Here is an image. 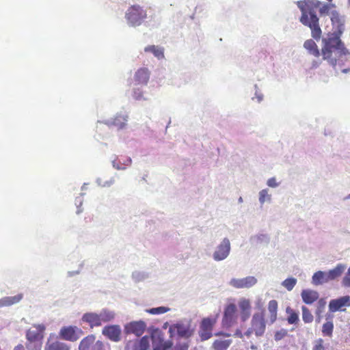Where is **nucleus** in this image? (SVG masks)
Listing matches in <instances>:
<instances>
[{
  "instance_id": "obj_1",
  "label": "nucleus",
  "mask_w": 350,
  "mask_h": 350,
  "mask_svg": "<svg viewBox=\"0 0 350 350\" xmlns=\"http://www.w3.org/2000/svg\"><path fill=\"white\" fill-rule=\"evenodd\" d=\"M319 0H304L297 2V6L301 12L300 22L311 30L312 37L319 40L322 36V31L319 25V18L317 15V10L319 8L321 15L330 14L332 10L336 8L334 3H325L321 6Z\"/></svg>"
},
{
  "instance_id": "obj_2",
  "label": "nucleus",
  "mask_w": 350,
  "mask_h": 350,
  "mask_svg": "<svg viewBox=\"0 0 350 350\" xmlns=\"http://www.w3.org/2000/svg\"><path fill=\"white\" fill-rule=\"evenodd\" d=\"M324 45L322 48L323 58L330 65L336 66L337 60L342 55L348 53L340 39L335 36L323 39Z\"/></svg>"
},
{
  "instance_id": "obj_3",
  "label": "nucleus",
  "mask_w": 350,
  "mask_h": 350,
  "mask_svg": "<svg viewBox=\"0 0 350 350\" xmlns=\"http://www.w3.org/2000/svg\"><path fill=\"white\" fill-rule=\"evenodd\" d=\"M115 317L113 312L103 309L99 314L96 312H86L82 317V321L87 323L91 328L99 327L103 323H107Z\"/></svg>"
},
{
  "instance_id": "obj_4",
  "label": "nucleus",
  "mask_w": 350,
  "mask_h": 350,
  "mask_svg": "<svg viewBox=\"0 0 350 350\" xmlns=\"http://www.w3.org/2000/svg\"><path fill=\"white\" fill-rule=\"evenodd\" d=\"M195 328L190 321H180L170 326L169 333L171 338L178 336L189 338L194 334Z\"/></svg>"
},
{
  "instance_id": "obj_5",
  "label": "nucleus",
  "mask_w": 350,
  "mask_h": 350,
  "mask_svg": "<svg viewBox=\"0 0 350 350\" xmlns=\"http://www.w3.org/2000/svg\"><path fill=\"white\" fill-rule=\"evenodd\" d=\"M146 17V11L138 5L131 6L125 14L128 23L133 27L140 25Z\"/></svg>"
},
{
  "instance_id": "obj_6",
  "label": "nucleus",
  "mask_w": 350,
  "mask_h": 350,
  "mask_svg": "<svg viewBox=\"0 0 350 350\" xmlns=\"http://www.w3.org/2000/svg\"><path fill=\"white\" fill-rule=\"evenodd\" d=\"M266 327V321L265 319V314L263 311L255 312L251 321V327L245 334L250 336L252 332L258 336H262Z\"/></svg>"
},
{
  "instance_id": "obj_7",
  "label": "nucleus",
  "mask_w": 350,
  "mask_h": 350,
  "mask_svg": "<svg viewBox=\"0 0 350 350\" xmlns=\"http://www.w3.org/2000/svg\"><path fill=\"white\" fill-rule=\"evenodd\" d=\"M151 339L153 350H167L172 346L171 341L165 340L163 332L158 328L152 332Z\"/></svg>"
},
{
  "instance_id": "obj_8",
  "label": "nucleus",
  "mask_w": 350,
  "mask_h": 350,
  "mask_svg": "<svg viewBox=\"0 0 350 350\" xmlns=\"http://www.w3.org/2000/svg\"><path fill=\"white\" fill-rule=\"evenodd\" d=\"M216 318L207 317L204 318L200 325L199 336L201 340H206L213 336L212 331L214 325L216 323Z\"/></svg>"
},
{
  "instance_id": "obj_9",
  "label": "nucleus",
  "mask_w": 350,
  "mask_h": 350,
  "mask_svg": "<svg viewBox=\"0 0 350 350\" xmlns=\"http://www.w3.org/2000/svg\"><path fill=\"white\" fill-rule=\"evenodd\" d=\"M45 329L43 324L33 325L32 327L26 332L25 336L27 342H42Z\"/></svg>"
},
{
  "instance_id": "obj_10",
  "label": "nucleus",
  "mask_w": 350,
  "mask_h": 350,
  "mask_svg": "<svg viewBox=\"0 0 350 350\" xmlns=\"http://www.w3.org/2000/svg\"><path fill=\"white\" fill-rule=\"evenodd\" d=\"M83 334L82 329L77 326H65L59 331L62 339L72 342L77 340Z\"/></svg>"
},
{
  "instance_id": "obj_11",
  "label": "nucleus",
  "mask_w": 350,
  "mask_h": 350,
  "mask_svg": "<svg viewBox=\"0 0 350 350\" xmlns=\"http://www.w3.org/2000/svg\"><path fill=\"white\" fill-rule=\"evenodd\" d=\"M237 317L236 305L234 304H228L224 309L223 324L225 326L230 327L236 323Z\"/></svg>"
},
{
  "instance_id": "obj_12",
  "label": "nucleus",
  "mask_w": 350,
  "mask_h": 350,
  "mask_svg": "<svg viewBox=\"0 0 350 350\" xmlns=\"http://www.w3.org/2000/svg\"><path fill=\"white\" fill-rule=\"evenodd\" d=\"M146 328V324L143 321H131L124 326L126 334H133L137 336H142Z\"/></svg>"
},
{
  "instance_id": "obj_13",
  "label": "nucleus",
  "mask_w": 350,
  "mask_h": 350,
  "mask_svg": "<svg viewBox=\"0 0 350 350\" xmlns=\"http://www.w3.org/2000/svg\"><path fill=\"white\" fill-rule=\"evenodd\" d=\"M257 283L254 276H247L243 278H232L229 284L235 288H249Z\"/></svg>"
},
{
  "instance_id": "obj_14",
  "label": "nucleus",
  "mask_w": 350,
  "mask_h": 350,
  "mask_svg": "<svg viewBox=\"0 0 350 350\" xmlns=\"http://www.w3.org/2000/svg\"><path fill=\"white\" fill-rule=\"evenodd\" d=\"M230 250V243L227 238L223 239L221 244L217 247L213 254V258L215 260L219 261L225 259L229 254Z\"/></svg>"
},
{
  "instance_id": "obj_15",
  "label": "nucleus",
  "mask_w": 350,
  "mask_h": 350,
  "mask_svg": "<svg viewBox=\"0 0 350 350\" xmlns=\"http://www.w3.org/2000/svg\"><path fill=\"white\" fill-rule=\"evenodd\" d=\"M239 315L243 322L246 321L251 316L252 305L250 299L241 298L238 302Z\"/></svg>"
},
{
  "instance_id": "obj_16",
  "label": "nucleus",
  "mask_w": 350,
  "mask_h": 350,
  "mask_svg": "<svg viewBox=\"0 0 350 350\" xmlns=\"http://www.w3.org/2000/svg\"><path fill=\"white\" fill-rule=\"evenodd\" d=\"M102 333L111 340L117 342L120 339L121 329L119 325H113L105 326L103 329Z\"/></svg>"
},
{
  "instance_id": "obj_17",
  "label": "nucleus",
  "mask_w": 350,
  "mask_h": 350,
  "mask_svg": "<svg viewBox=\"0 0 350 350\" xmlns=\"http://www.w3.org/2000/svg\"><path fill=\"white\" fill-rule=\"evenodd\" d=\"M350 306V296L346 295L329 301V309L331 312L342 310V307Z\"/></svg>"
},
{
  "instance_id": "obj_18",
  "label": "nucleus",
  "mask_w": 350,
  "mask_h": 350,
  "mask_svg": "<svg viewBox=\"0 0 350 350\" xmlns=\"http://www.w3.org/2000/svg\"><path fill=\"white\" fill-rule=\"evenodd\" d=\"M128 348L132 350H148L150 347V340L147 336H143L139 340H135L134 342H129L127 345Z\"/></svg>"
},
{
  "instance_id": "obj_19",
  "label": "nucleus",
  "mask_w": 350,
  "mask_h": 350,
  "mask_svg": "<svg viewBox=\"0 0 350 350\" xmlns=\"http://www.w3.org/2000/svg\"><path fill=\"white\" fill-rule=\"evenodd\" d=\"M150 72L147 68L138 69L134 76L135 80L139 84L146 85L150 79Z\"/></svg>"
},
{
  "instance_id": "obj_20",
  "label": "nucleus",
  "mask_w": 350,
  "mask_h": 350,
  "mask_svg": "<svg viewBox=\"0 0 350 350\" xmlns=\"http://www.w3.org/2000/svg\"><path fill=\"white\" fill-rule=\"evenodd\" d=\"M303 301L306 304H312L319 299V293L313 290H303L301 293Z\"/></svg>"
},
{
  "instance_id": "obj_21",
  "label": "nucleus",
  "mask_w": 350,
  "mask_h": 350,
  "mask_svg": "<svg viewBox=\"0 0 350 350\" xmlns=\"http://www.w3.org/2000/svg\"><path fill=\"white\" fill-rule=\"evenodd\" d=\"M96 337L93 334H90L81 340L79 345V350H90L93 349L96 344Z\"/></svg>"
},
{
  "instance_id": "obj_22",
  "label": "nucleus",
  "mask_w": 350,
  "mask_h": 350,
  "mask_svg": "<svg viewBox=\"0 0 350 350\" xmlns=\"http://www.w3.org/2000/svg\"><path fill=\"white\" fill-rule=\"evenodd\" d=\"M334 327L332 317L327 316L326 317V322H325L322 325L321 332L323 336L332 338L333 336Z\"/></svg>"
},
{
  "instance_id": "obj_23",
  "label": "nucleus",
  "mask_w": 350,
  "mask_h": 350,
  "mask_svg": "<svg viewBox=\"0 0 350 350\" xmlns=\"http://www.w3.org/2000/svg\"><path fill=\"white\" fill-rule=\"evenodd\" d=\"M44 350H70V348L64 342L48 339Z\"/></svg>"
},
{
  "instance_id": "obj_24",
  "label": "nucleus",
  "mask_w": 350,
  "mask_h": 350,
  "mask_svg": "<svg viewBox=\"0 0 350 350\" xmlns=\"http://www.w3.org/2000/svg\"><path fill=\"white\" fill-rule=\"evenodd\" d=\"M232 343L231 339L218 338L213 342L212 348L213 350H227Z\"/></svg>"
},
{
  "instance_id": "obj_25",
  "label": "nucleus",
  "mask_w": 350,
  "mask_h": 350,
  "mask_svg": "<svg viewBox=\"0 0 350 350\" xmlns=\"http://www.w3.org/2000/svg\"><path fill=\"white\" fill-rule=\"evenodd\" d=\"M23 297V294L20 293L14 296L3 297L0 299V308L15 304L19 302Z\"/></svg>"
},
{
  "instance_id": "obj_26",
  "label": "nucleus",
  "mask_w": 350,
  "mask_h": 350,
  "mask_svg": "<svg viewBox=\"0 0 350 350\" xmlns=\"http://www.w3.org/2000/svg\"><path fill=\"white\" fill-rule=\"evenodd\" d=\"M304 46L310 55L317 57H319L320 52L318 46L312 39L306 40L304 42Z\"/></svg>"
},
{
  "instance_id": "obj_27",
  "label": "nucleus",
  "mask_w": 350,
  "mask_h": 350,
  "mask_svg": "<svg viewBox=\"0 0 350 350\" xmlns=\"http://www.w3.org/2000/svg\"><path fill=\"white\" fill-rule=\"evenodd\" d=\"M268 310L269 312V316L268 318V321L270 323H273L277 319L278 314V302L276 300H271L268 304Z\"/></svg>"
},
{
  "instance_id": "obj_28",
  "label": "nucleus",
  "mask_w": 350,
  "mask_h": 350,
  "mask_svg": "<svg viewBox=\"0 0 350 350\" xmlns=\"http://www.w3.org/2000/svg\"><path fill=\"white\" fill-rule=\"evenodd\" d=\"M329 282L327 273L319 271L314 273L312 276V283L314 285H319Z\"/></svg>"
},
{
  "instance_id": "obj_29",
  "label": "nucleus",
  "mask_w": 350,
  "mask_h": 350,
  "mask_svg": "<svg viewBox=\"0 0 350 350\" xmlns=\"http://www.w3.org/2000/svg\"><path fill=\"white\" fill-rule=\"evenodd\" d=\"M345 267L341 264L338 265L334 269L327 271L329 281L334 280L340 277L345 271Z\"/></svg>"
},
{
  "instance_id": "obj_30",
  "label": "nucleus",
  "mask_w": 350,
  "mask_h": 350,
  "mask_svg": "<svg viewBox=\"0 0 350 350\" xmlns=\"http://www.w3.org/2000/svg\"><path fill=\"white\" fill-rule=\"evenodd\" d=\"M127 116L124 114H117L112 120L111 124L118 129H122L126 125Z\"/></svg>"
},
{
  "instance_id": "obj_31",
  "label": "nucleus",
  "mask_w": 350,
  "mask_h": 350,
  "mask_svg": "<svg viewBox=\"0 0 350 350\" xmlns=\"http://www.w3.org/2000/svg\"><path fill=\"white\" fill-rule=\"evenodd\" d=\"M144 51L153 53V55L158 59H162L164 57L163 49L155 45L147 46L145 47Z\"/></svg>"
},
{
  "instance_id": "obj_32",
  "label": "nucleus",
  "mask_w": 350,
  "mask_h": 350,
  "mask_svg": "<svg viewBox=\"0 0 350 350\" xmlns=\"http://www.w3.org/2000/svg\"><path fill=\"white\" fill-rule=\"evenodd\" d=\"M302 319L305 323H310L313 321L314 317L309 309L306 306L301 307Z\"/></svg>"
},
{
  "instance_id": "obj_33",
  "label": "nucleus",
  "mask_w": 350,
  "mask_h": 350,
  "mask_svg": "<svg viewBox=\"0 0 350 350\" xmlns=\"http://www.w3.org/2000/svg\"><path fill=\"white\" fill-rule=\"evenodd\" d=\"M170 310V309L167 307L160 306V307H157V308H152L150 309H147L146 310V312L150 314L154 315V314H160L165 313V312H168Z\"/></svg>"
},
{
  "instance_id": "obj_34",
  "label": "nucleus",
  "mask_w": 350,
  "mask_h": 350,
  "mask_svg": "<svg viewBox=\"0 0 350 350\" xmlns=\"http://www.w3.org/2000/svg\"><path fill=\"white\" fill-rule=\"evenodd\" d=\"M287 312L289 314L287 321L289 324H296L299 321L298 314L293 310L287 309Z\"/></svg>"
},
{
  "instance_id": "obj_35",
  "label": "nucleus",
  "mask_w": 350,
  "mask_h": 350,
  "mask_svg": "<svg viewBox=\"0 0 350 350\" xmlns=\"http://www.w3.org/2000/svg\"><path fill=\"white\" fill-rule=\"evenodd\" d=\"M297 283V280L294 278H289L286 279L282 282V286L288 291H291Z\"/></svg>"
},
{
  "instance_id": "obj_36",
  "label": "nucleus",
  "mask_w": 350,
  "mask_h": 350,
  "mask_svg": "<svg viewBox=\"0 0 350 350\" xmlns=\"http://www.w3.org/2000/svg\"><path fill=\"white\" fill-rule=\"evenodd\" d=\"M330 18L332 23V25H338L340 23V18L339 13L335 8L331 11L330 12Z\"/></svg>"
},
{
  "instance_id": "obj_37",
  "label": "nucleus",
  "mask_w": 350,
  "mask_h": 350,
  "mask_svg": "<svg viewBox=\"0 0 350 350\" xmlns=\"http://www.w3.org/2000/svg\"><path fill=\"white\" fill-rule=\"evenodd\" d=\"M42 342H27L26 348L27 350H42Z\"/></svg>"
},
{
  "instance_id": "obj_38",
  "label": "nucleus",
  "mask_w": 350,
  "mask_h": 350,
  "mask_svg": "<svg viewBox=\"0 0 350 350\" xmlns=\"http://www.w3.org/2000/svg\"><path fill=\"white\" fill-rule=\"evenodd\" d=\"M270 196L268 194L267 189H262L259 193V201L263 204L266 200H270Z\"/></svg>"
},
{
  "instance_id": "obj_39",
  "label": "nucleus",
  "mask_w": 350,
  "mask_h": 350,
  "mask_svg": "<svg viewBox=\"0 0 350 350\" xmlns=\"http://www.w3.org/2000/svg\"><path fill=\"white\" fill-rule=\"evenodd\" d=\"M324 341L322 338H319L315 341L312 350H325L323 345Z\"/></svg>"
},
{
  "instance_id": "obj_40",
  "label": "nucleus",
  "mask_w": 350,
  "mask_h": 350,
  "mask_svg": "<svg viewBox=\"0 0 350 350\" xmlns=\"http://www.w3.org/2000/svg\"><path fill=\"white\" fill-rule=\"evenodd\" d=\"M189 345L187 342L178 343L172 350H188Z\"/></svg>"
},
{
  "instance_id": "obj_41",
  "label": "nucleus",
  "mask_w": 350,
  "mask_h": 350,
  "mask_svg": "<svg viewBox=\"0 0 350 350\" xmlns=\"http://www.w3.org/2000/svg\"><path fill=\"white\" fill-rule=\"evenodd\" d=\"M342 284L346 287H350V274L347 273L342 280Z\"/></svg>"
},
{
  "instance_id": "obj_42",
  "label": "nucleus",
  "mask_w": 350,
  "mask_h": 350,
  "mask_svg": "<svg viewBox=\"0 0 350 350\" xmlns=\"http://www.w3.org/2000/svg\"><path fill=\"white\" fill-rule=\"evenodd\" d=\"M92 350H103V343L100 340H97Z\"/></svg>"
},
{
  "instance_id": "obj_43",
  "label": "nucleus",
  "mask_w": 350,
  "mask_h": 350,
  "mask_svg": "<svg viewBox=\"0 0 350 350\" xmlns=\"http://www.w3.org/2000/svg\"><path fill=\"white\" fill-rule=\"evenodd\" d=\"M267 185L271 187H275L278 186V183H276V180L275 178H271L267 180Z\"/></svg>"
},
{
  "instance_id": "obj_44",
  "label": "nucleus",
  "mask_w": 350,
  "mask_h": 350,
  "mask_svg": "<svg viewBox=\"0 0 350 350\" xmlns=\"http://www.w3.org/2000/svg\"><path fill=\"white\" fill-rule=\"evenodd\" d=\"M256 306L258 308V309L260 310V311H263L264 312V309H263V303L261 299H258L256 302Z\"/></svg>"
},
{
  "instance_id": "obj_45",
  "label": "nucleus",
  "mask_w": 350,
  "mask_h": 350,
  "mask_svg": "<svg viewBox=\"0 0 350 350\" xmlns=\"http://www.w3.org/2000/svg\"><path fill=\"white\" fill-rule=\"evenodd\" d=\"M13 350H25V348L23 345L18 344L14 347Z\"/></svg>"
},
{
  "instance_id": "obj_46",
  "label": "nucleus",
  "mask_w": 350,
  "mask_h": 350,
  "mask_svg": "<svg viewBox=\"0 0 350 350\" xmlns=\"http://www.w3.org/2000/svg\"><path fill=\"white\" fill-rule=\"evenodd\" d=\"M115 183V180L113 178H111L109 181L106 182V185L107 186H110Z\"/></svg>"
},
{
  "instance_id": "obj_47",
  "label": "nucleus",
  "mask_w": 350,
  "mask_h": 350,
  "mask_svg": "<svg viewBox=\"0 0 350 350\" xmlns=\"http://www.w3.org/2000/svg\"><path fill=\"white\" fill-rule=\"evenodd\" d=\"M319 64L317 63V62H313V64H312V67L313 68H317V66H319Z\"/></svg>"
},
{
  "instance_id": "obj_48",
  "label": "nucleus",
  "mask_w": 350,
  "mask_h": 350,
  "mask_svg": "<svg viewBox=\"0 0 350 350\" xmlns=\"http://www.w3.org/2000/svg\"><path fill=\"white\" fill-rule=\"evenodd\" d=\"M348 274H350V267L348 269V272H347Z\"/></svg>"
},
{
  "instance_id": "obj_49",
  "label": "nucleus",
  "mask_w": 350,
  "mask_h": 350,
  "mask_svg": "<svg viewBox=\"0 0 350 350\" xmlns=\"http://www.w3.org/2000/svg\"><path fill=\"white\" fill-rule=\"evenodd\" d=\"M347 198H350V194L347 197Z\"/></svg>"
},
{
  "instance_id": "obj_50",
  "label": "nucleus",
  "mask_w": 350,
  "mask_h": 350,
  "mask_svg": "<svg viewBox=\"0 0 350 350\" xmlns=\"http://www.w3.org/2000/svg\"><path fill=\"white\" fill-rule=\"evenodd\" d=\"M348 1H349V4L350 5V0H348Z\"/></svg>"
}]
</instances>
